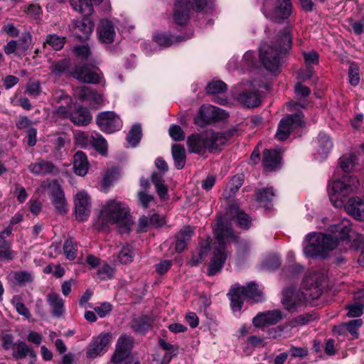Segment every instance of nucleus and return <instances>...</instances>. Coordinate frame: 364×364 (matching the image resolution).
<instances>
[{
	"label": "nucleus",
	"instance_id": "24",
	"mask_svg": "<svg viewBox=\"0 0 364 364\" xmlns=\"http://www.w3.org/2000/svg\"><path fill=\"white\" fill-rule=\"evenodd\" d=\"M333 141L330 137L326 134H319L316 141L314 154L317 156L318 159H323L330 153L333 148Z\"/></svg>",
	"mask_w": 364,
	"mask_h": 364
},
{
	"label": "nucleus",
	"instance_id": "49",
	"mask_svg": "<svg viewBox=\"0 0 364 364\" xmlns=\"http://www.w3.org/2000/svg\"><path fill=\"white\" fill-rule=\"evenodd\" d=\"M44 44L50 46L55 50H60L64 46V38L55 34L48 35Z\"/></svg>",
	"mask_w": 364,
	"mask_h": 364
},
{
	"label": "nucleus",
	"instance_id": "4",
	"mask_svg": "<svg viewBox=\"0 0 364 364\" xmlns=\"http://www.w3.org/2000/svg\"><path fill=\"white\" fill-rule=\"evenodd\" d=\"M214 235L215 237V247L213 257L209 264L208 273L213 276L220 271L227 258L225 246L235 240L237 236L230 225L219 220L214 227Z\"/></svg>",
	"mask_w": 364,
	"mask_h": 364
},
{
	"label": "nucleus",
	"instance_id": "19",
	"mask_svg": "<svg viewBox=\"0 0 364 364\" xmlns=\"http://www.w3.org/2000/svg\"><path fill=\"white\" fill-rule=\"evenodd\" d=\"M282 318L283 314L280 311H267L257 314L252 319V323L255 327H264L275 325Z\"/></svg>",
	"mask_w": 364,
	"mask_h": 364
},
{
	"label": "nucleus",
	"instance_id": "27",
	"mask_svg": "<svg viewBox=\"0 0 364 364\" xmlns=\"http://www.w3.org/2000/svg\"><path fill=\"white\" fill-rule=\"evenodd\" d=\"M263 166L267 171H274L280 164L279 153L276 150L267 149L263 152Z\"/></svg>",
	"mask_w": 364,
	"mask_h": 364
},
{
	"label": "nucleus",
	"instance_id": "10",
	"mask_svg": "<svg viewBox=\"0 0 364 364\" xmlns=\"http://www.w3.org/2000/svg\"><path fill=\"white\" fill-rule=\"evenodd\" d=\"M208 0H179L176 1L173 19L178 25H183L189 19L190 10L202 11L207 5Z\"/></svg>",
	"mask_w": 364,
	"mask_h": 364
},
{
	"label": "nucleus",
	"instance_id": "25",
	"mask_svg": "<svg viewBox=\"0 0 364 364\" xmlns=\"http://www.w3.org/2000/svg\"><path fill=\"white\" fill-rule=\"evenodd\" d=\"M303 285L306 290H312L313 292L309 294L303 293L302 297H306L307 296L317 297L321 293L320 288L321 286V277L317 273H313L307 276L304 280Z\"/></svg>",
	"mask_w": 364,
	"mask_h": 364
},
{
	"label": "nucleus",
	"instance_id": "56",
	"mask_svg": "<svg viewBox=\"0 0 364 364\" xmlns=\"http://www.w3.org/2000/svg\"><path fill=\"white\" fill-rule=\"evenodd\" d=\"M315 318H316V317L314 316V315H312V314H301V315H299L297 317H296L292 321L291 325L294 327L296 326L297 325H301V326L306 325L310 321H314Z\"/></svg>",
	"mask_w": 364,
	"mask_h": 364
},
{
	"label": "nucleus",
	"instance_id": "31",
	"mask_svg": "<svg viewBox=\"0 0 364 364\" xmlns=\"http://www.w3.org/2000/svg\"><path fill=\"white\" fill-rule=\"evenodd\" d=\"M193 230L190 226L184 227L181 230L176 237V242L175 245L176 252H181L186 249L188 242L190 241L193 236Z\"/></svg>",
	"mask_w": 364,
	"mask_h": 364
},
{
	"label": "nucleus",
	"instance_id": "51",
	"mask_svg": "<svg viewBox=\"0 0 364 364\" xmlns=\"http://www.w3.org/2000/svg\"><path fill=\"white\" fill-rule=\"evenodd\" d=\"M349 82L353 86H356L360 82L359 68L355 63H351L348 68Z\"/></svg>",
	"mask_w": 364,
	"mask_h": 364
},
{
	"label": "nucleus",
	"instance_id": "8",
	"mask_svg": "<svg viewBox=\"0 0 364 364\" xmlns=\"http://www.w3.org/2000/svg\"><path fill=\"white\" fill-rule=\"evenodd\" d=\"M262 12L264 16L274 22L287 19L291 14V0H262Z\"/></svg>",
	"mask_w": 364,
	"mask_h": 364
},
{
	"label": "nucleus",
	"instance_id": "38",
	"mask_svg": "<svg viewBox=\"0 0 364 364\" xmlns=\"http://www.w3.org/2000/svg\"><path fill=\"white\" fill-rule=\"evenodd\" d=\"M77 252V244L73 238H68L63 245V252L69 260H74Z\"/></svg>",
	"mask_w": 364,
	"mask_h": 364
},
{
	"label": "nucleus",
	"instance_id": "14",
	"mask_svg": "<svg viewBox=\"0 0 364 364\" xmlns=\"http://www.w3.org/2000/svg\"><path fill=\"white\" fill-rule=\"evenodd\" d=\"M302 118L301 112L289 114L283 118L279 124L276 137L281 141L286 140L292 130L302 125Z\"/></svg>",
	"mask_w": 364,
	"mask_h": 364
},
{
	"label": "nucleus",
	"instance_id": "30",
	"mask_svg": "<svg viewBox=\"0 0 364 364\" xmlns=\"http://www.w3.org/2000/svg\"><path fill=\"white\" fill-rule=\"evenodd\" d=\"M70 119L76 125L86 126L91 122L92 115L86 108L80 107L70 114Z\"/></svg>",
	"mask_w": 364,
	"mask_h": 364
},
{
	"label": "nucleus",
	"instance_id": "58",
	"mask_svg": "<svg viewBox=\"0 0 364 364\" xmlns=\"http://www.w3.org/2000/svg\"><path fill=\"white\" fill-rule=\"evenodd\" d=\"M71 109V105H65L61 104L58 106V107L55 111V116L60 117V118H70V111Z\"/></svg>",
	"mask_w": 364,
	"mask_h": 364
},
{
	"label": "nucleus",
	"instance_id": "12",
	"mask_svg": "<svg viewBox=\"0 0 364 364\" xmlns=\"http://www.w3.org/2000/svg\"><path fill=\"white\" fill-rule=\"evenodd\" d=\"M228 116V113L219 107L212 105H203L199 109L197 116L194 118V122L200 127H203L211 121L225 119Z\"/></svg>",
	"mask_w": 364,
	"mask_h": 364
},
{
	"label": "nucleus",
	"instance_id": "29",
	"mask_svg": "<svg viewBox=\"0 0 364 364\" xmlns=\"http://www.w3.org/2000/svg\"><path fill=\"white\" fill-rule=\"evenodd\" d=\"M237 101L245 107H255L261 104V98L257 92H242L237 97Z\"/></svg>",
	"mask_w": 364,
	"mask_h": 364
},
{
	"label": "nucleus",
	"instance_id": "18",
	"mask_svg": "<svg viewBox=\"0 0 364 364\" xmlns=\"http://www.w3.org/2000/svg\"><path fill=\"white\" fill-rule=\"evenodd\" d=\"M72 75L80 82L85 83L97 84L100 82V74L92 71L85 64L76 65L72 71Z\"/></svg>",
	"mask_w": 364,
	"mask_h": 364
},
{
	"label": "nucleus",
	"instance_id": "17",
	"mask_svg": "<svg viewBox=\"0 0 364 364\" xmlns=\"http://www.w3.org/2000/svg\"><path fill=\"white\" fill-rule=\"evenodd\" d=\"M112 340V334L109 333H102L98 336L94 337L87 349V357L95 358L106 350V347Z\"/></svg>",
	"mask_w": 364,
	"mask_h": 364
},
{
	"label": "nucleus",
	"instance_id": "50",
	"mask_svg": "<svg viewBox=\"0 0 364 364\" xmlns=\"http://www.w3.org/2000/svg\"><path fill=\"white\" fill-rule=\"evenodd\" d=\"M159 343L164 350L168 352V353L166 355L165 359H166V363H169L171 358L177 354L178 348L163 339H160Z\"/></svg>",
	"mask_w": 364,
	"mask_h": 364
},
{
	"label": "nucleus",
	"instance_id": "47",
	"mask_svg": "<svg viewBox=\"0 0 364 364\" xmlns=\"http://www.w3.org/2000/svg\"><path fill=\"white\" fill-rule=\"evenodd\" d=\"M114 269L107 263L102 264L97 271V278L101 280L111 279L114 274Z\"/></svg>",
	"mask_w": 364,
	"mask_h": 364
},
{
	"label": "nucleus",
	"instance_id": "28",
	"mask_svg": "<svg viewBox=\"0 0 364 364\" xmlns=\"http://www.w3.org/2000/svg\"><path fill=\"white\" fill-rule=\"evenodd\" d=\"M73 168L75 173L80 176L87 174L89 168V164L87 156L82 151H77L73 158Z\"/></svg>",
	"mask_w": 364,
	"mask_h": 364
},
{
	"label": "nucleus",
	"instance_id": "16",
	"mask_svg": "<svg viewBox=\"0 0 364 364\" xmlns=\"http://www.w3.org/2000/svg\"><path fill=\"white\" fill-rule=\"evenodd\" d=\"M75 217L78 221L87 220L91 212V203L88 194L85 191L77 193L74 199Z\"/></svg>",
	"mask_w": 364,
	"mask_h": 364
},
{
	"label": "nucleus",
	"instance_id": "46",
	"mask_svg": "<svg viewBox=\"0 0 364 364\" xmlns=\"http://www.w3.org/2000/svg\"><path fill=\"white\" fill-rule=\"evenodd\" d=\"M13 277L16 284L23 286L33 281V277L31 273L26 271H17L13 273Z\"/></svg>",
	"mask_w": 364,
	"mask_h": 364
},
{
	"label": "nucleus",
	"instance_id": "36",
	"mask_svg": "<svg viewBox=\"0 0 364 364\" xmlns=\"http://www.w3.org/2000/svg\"><path fill=\"white\" fill-rule=\"evenodd\" d=\"M301 303V296L291 294V296L288 295L286 292L284 297L282 299V304L285 308L289 311L294 312L300 306Z\"/></svg>",
	"mask_w": 364,
	"mask_h": 364
},
{
	"label": "nucleus",
	"instance_id": "21",
	"mask_svg": "<svg viewBox=\"0 0 364 364\" xmlns=\"http://www.w3.org/2000/svg\"><path fill=\"white\" fill-rule=\"evenodd\" d=\"M97 33L100 42L106 44L112 43L116 36L113 23L108 19H102L97 28Z\"/></svg>",
	"mask_w": 364,
	"mask_h": 364
},
{
	"label": "nucleus",
	"instance_id": "34",
	"mask_svg": "<svg viewBox=\"0 0 364 364\" xmlns=\"http://www.w3.org/2000/svg\"><path fill=\"white\" fill-rule=\"evenodd\" d=\"M12 355L16 360L23 359L27 355L35 357L34 351L24 341H18L15 343Z\"/></svg>",
	"mask_w": 364,
	"mask_h": 364
},
{
	"label": "nucleus",
	"instance_id": "59",
	"mask_svg": "<svg viewBox=\"0 0 364 364\" xmlns=\"http://www.w3.org/2000/svg\"><path fill=\"white\" fill-rule=\"evenodd\" d=\"M11 227H7L4 230L0 232V249L1 247L11 246V242L6 240V237H9L11 235Z\"/></svg>",
	"mask_w": 364,
	"mask_h": 364
},
{
	"label": "nucleus",
	"instance_id": "2",
	"mask_svg": "<svg viewBox=\"0 0 364 364\" xmlns=\"http://www.w3.org/2000/svg\"><path fill=\"white\" fill-rule=\"evenodd\" d=\"M350 222L345 218L341 223L331 227L332 235L309 234L304 242V253L306 257H324L328 250L338 246L339 240H346L350 232Z\"/></svg>",
	"mask_w": 364,
	"mask_h": 364
},
{
	"label": "nucleus",
	"instance_id": "44",
	"mask_svg": "<svg viewBox=\"0 0 364 364\" xmlns=\"http://www.w3.org/2000/svg\"><path fill=\"white\" fill-rule=\"evenodd\" d=\"M133 257V247L129 245L124 246L118 255L119 262L124 264L132 262Z\"/></svg>",
	"mask_w": 364,
	"mask_h": 364
},
{
	"label": "nucleus",
	"instance_id": "64",
	"mask_svg": "<svg viewBox=\"0 0 364 364\" xmlns=\"http://www.w3.org/2000/svg\"><path fill=\"white\" fill-rule=\"evenodd\" d=\"M290 353L291 356L294 358H304L308 355L309 350L308 348L305 347H296L291 346L290 348Z\"/></svg>",
	"mask_w": 364,
	"mask_h": 364
},
{
	"label": "nucleus",
	"instance_id": "39",
	"mask_svg": "<svg viewBox=\"0 0 364 364\" xmlns=\"http://www.w3.org/2000/svg\"><path fill=\"white\" fill-rule=\"evenodd\" d=\"M90 144L95 149L105 155L107 152V144L106 140L98 133L91 135Z\"/></svg>",
	"mask_w": 364,
	"mask_h": 364
},
{
	"label": "nucleus",
	"instance_id": "23",
	"mask_svg": "<svg viewBox=\"0 0 364 364\" xmlns=\"http://www.w3.org/2000/svg\"><path fill=\"white\" fill-rule=\"evenodd\" d=\"M230 215L237 220V225L244 230H247L250 228L252 220L250 217L244 211L241 210L239 208L237 203L234 202L228 205V210Z\"/></svg>",
	"mask_w": 364,
	"mask_h": 364
},
{
	"label": "nucleus",
	"instance_id": "26",
	"mask_svg": "<svg viewBox=\"0 0 364 364\" xmlns=\"http://www.w3.org/2000/svg\"><path fill=\"white\" fill-rule=\"evenodd\" d=\"M47 301L51 307L53 317L60 318L65 312L64 301L55 292H50L47 295Z\"/></svg>",
	"mask_w": 364,
	"mask_h": 364
},
{
	"label": "nucleus",
	"instance_id": "48",
	"mask_svg": "<svg viewBox=\"0 0 364 364\" xmlns=\"http://www.w3.org/2000/svg\"><path fill=\"white\" fill-rule=\"evenodd\" d=\"M363 325V321L361 318L351 320L349 322L343 325L354 338H358V328Z\"/></svg>",
	"mask_w": 364,
	"mask_h": 364
},
{
	"label": "nucleus",
	"instance_id": "3",
	"mask_svg": "<svg viewBox=\"0 0 364 364\" xmlns=\"http://www.w3.org/2000/svg\"><path fill=\"white\" fill-rule=\"evenodd\" d=\"M99 220L102 225H116L120 233L129 232L133 223L127 205L117 199H109L102 205Z\"/></svg>",
	"mask_w": 364,
	"mask_h": 364
},
{
	"label": "nucleus",
	"instance_id": "13",
	"mask_svg": "<svg viewBox=\"0 0 364 364\" xmlns=\"http://www.w3.org/2000/svg\"><path fill=\"white\" fill-rule=\"evenodd\" d=\"M248 289L235 285L231 288L229 292L231 308L234 313H240L242 306L243 299H247L252 302H259V293L256 294H249Z\"/></svg>",
	"mask_w": 364,
	"mask_h": 364
},
{
	"label": "nucleus",
	"instance_id": "61",
	"mask_svg": "<svg viewBox=\"0 0 364 364\" xmlns=\"http://www.w3.org/2000/svg\"><path fill=\"white\" fill-rule=\"evenodd\" d=\"M242 63L248 68H253L256 64V58L253 52L247 51L242 58Z\"/></svg>",
	"mask_w": 364,
	"mask_h": 364
},
{
	"label": "nucleus",
	"instance_id": "33",
	"mask_svg": "<svg viewBox=\"0 0 364 364\" xmlns=\"http://www.w3.org/2000/svg\"><path fill=\"white\" fill-rule=\"evenodd\" d=\"M171 154L174 164L177 169H182L186 164V151L183 146L173 144L171 147Z\"/></svg>",
	"mask_w": 364,
	"mask_h": 364
},
{
	"label": "nucleus",
	"instance_id": "11",
	"mask_svg": "<svg viewBox=\"0 0 364 364\" xmlns=\"http://www.w3.org/2000/svg\"><path fill=\"white\" fill-rule=\"evenodd\" d=\"M132 348V337L122 334L117 341L115 352L111 359L112 361L117 363L125 360L124 364H139L134 357L129 356Z\"/></svg>",
	"mask_w": 364,
	"mask_h": 364
},
{
	"label": "nucleus",
	"instance_id": "45",
	"mask_svg": "<svg viewBox=\"0 0 364 364\" xmlns=\"http://www.w3.org/2000/svg\"><path fill=\"white\" fill-rule=\"evenodd\" d=\"M69 61L66 59L53 63L50 67V73L56 76H61L69 68Z\"/></svg>",
	"mask_w": 364,
	"mask_h": 364
},
{
	"label": "nucleus",
	"instance_id": "6",
	"mask_svg": "<svg viewBox=\"0 0 364 364\" xmlns=\"http://www.w3.org/2000/svg\"><path fill=\"white\" fill-rule=\"evenodd\" d=\"M102 0H70L73 9L84 16L82 19L75 20L72 23L71 30L73 35L80 40H85L92 32L94 23L89 16L93 11L92 4L100 3Z\"/></svg>",
	"mask_w": 364,
	"mask_h": 364
},
{
	"label": "nucleus",
	"instance_id": "37",
	"mask_svg": "<svg viewBox=\"0 0 364 364\" xmlns=\"http://www.w3.org/2000/svg\"><path fill=\"white\" fill-rule=\"evenodd\" d=\"M11 302L12 305L15 307V309L18 314L24 316L28 319H29L31 317L30 311L23 304L21 296L14 295L12 297Z\"/></svg>",
	"mask_w": 364,
	"mask_h": 364
},
{
	"label": "nucleus",
	"instance_id": "22",
	"mask_svg": "<svg viewBox=\"0 0 364 364\" xmlns=\"http://www.w3.org/2000/svg\"><path fill=\"white\" fill-rule=\"evenodd\" d=\"M28 170L33 174L41 176L58 173V168L51 161L44 159H38L34 163L31 164Z\"/></svg>",
	"mask_w": 364,
	"mask_h": 364
},
{
	"label": "nucleus",
	"instance_id": "1",
	"mask_svg": "<svg viewBox=\"0 0 364 364\" xmlns=\"http://www.w3.org/2000/svg\"><path fill=\"white\" fill-rule=\"evenodd\" d=\"M360 182L354 176H344L341 179H336L328 184V196L330 200L336 208L344 206L346 212L355 220H364V196H354L344 202L348 195L356 192Z\"/></svg>",
	"mask_w": 364,
	"mask_h": 364
},
{
	"label": "nucleus",
	"instance_id": "20",
	"mask_svg": "<svg viewBox=\"0 0 364 364\" xmlns=\"http://www.w3.org/2000/svg\"><path fill=\"white\" fill-rule=\"evenodd\" d=\"M74 96L81 102H87L92 105H100L103 102L102 94L88 86H80L74 90Z\"/></svg>",
	"mask_w": 364,
	"mask_h": 364
},
{
	"label": "nucleus",
	"instance_id": "57",
	"mask_svg": "<svg viewBox=\"0 0 364 364\" xmlns=\"http://www.w3.org/2000/svg\"><path fill=\"white\" fill-rule=\"evenodd\" d=\"M26 92L31 97H36L41 92V84L38 82H31L28 83Z\"/></svg>",
	"mask_w": 364,
	"mask_h": 364
},
{
	"label": "nucleus",
	"instance_id": "15",
	"mask_svg": "<svg viewBox=\"0 0 364 364\" xmlns=\"http://www.w3.org/2000/svg\"><path fill=\"white\" fill-rule=\"evenodd\" d=\"M96 121L102 131L109 134L119 130L122 127V120L113 112H100Z\"/></svg>",
	"mask_w": 364,
	"mask_h": 364
},
{
	"label": "nucleus",
	"instance_id": "54",
	"mask_svg": "<svg viewBox=\"0 0 364 364\" xmlns=\"http://www.w3.org/2000/svg\"><path fill=\"white\" fill-rule=\"evenodd\" d=\"M364 305L361 304H354L347 306L348 312L347 316L350 318L359 317L363 314Z\"/></svg>",
	"mask_w": 364,
	"mask_h": 364
},
{
	"label": "nucleus",
	"instance_id": "41",
	"mask_svg": "<svg viewBox=\"0 0 364 364\" xmlns=\"http://www.w3.org/2000/svg\"><path fill=\"white\" fill-rule=\"evenodd\" d=\"M226 90V84L221 80L213 81L206 86L207 92L213 95L223 94Z\"/></svg>",
	"mask_w": 364,
	"mask_h": 364
},
{
	"label": "nucleus",
	"instance_id": "32",
	"mask_svg": "<svg viewBox=\"0 0 364 364\" xmlns=\"http://www.w3.org/2000/svg\"><path fill=\"white\" fill-rule=\"evenodd\" d=\"M358 165V159L354 154H344L339 159L340 168L346 173L356 170Z\"/></svg>",
	"mask_w": 364,
	"mask_h": 364
},
{
	"label": "nucleus",
	"instance_id": "62",
	"mask_svg": "<svg viewBox=\"0 0 364 364\" xmlns=\"http://www.w3.org/2000/svg\"><path fill=\"white\" fill-rule=\"evenodd\" d=\"M75 54L82 59L87 58L91 52L87 46H77L73 49Z\"/></svg>",
	"mask_w": 364,
	"mask_h": 364
},
{
	"label": "nucleus",
	"instance_id": "43",
	"mask_svg": "<svg viewBox=\"0 0 364 364\" xmlns=\"http://www.w3.org/2000/svg\"><path fill=\"white\" fill-rule=\"evenodd\" d=\"M132 329L139 333L144 334L151 328V322L145 318L135 319L132 323Z\"/></svg>",
	"mask_w": 364,
	"mask_h": 364
},
{
	"label": "nucleus",
	"instance_id": "55",
	"mask_svg": "<svg viewBox=\"0 0 364 364\" xmlns=\"http://www.w3.org/2000/svg\"><path fill=\"white\" fill-rule=\"evenodd\" d=\"M138 200L144 208H147L149 204L154 202V198L152 195L148 194L144 191H141L138 192Z\"/></svg>",
	"mask_w": 364,
	"mask_h": 364
},
{
	"label": "nucleus",
	"instance_id": "9",
	"mask_svg": "<svg viewBox=\"0 0 364 364\" xmlns=\"http://www.w3.org/2000/svg\"><path fill=\"white\" fill-rule=\"evenodd\" d=\"M41 187L48 191L51 204L53 205L55 211L60 215H65L68 213L69 208L65 196V193L57 180L43 181Z\"/></svg>",
	"mask_w": 364,
	"mask_h": 364
},
{
	"label": "nucleus",
	"instance_id": "53",
	"mask_svg": "<svg viewBox=\"0 0 364 364\" xmlns=\"http://www.w3.org/2000/svg\"><path fill=\"white\" fill-rule=\"evenodd\" d=\"M53 102L58 104L71 105L72 99L63 90H56L53 94Z\"/></svg>",
	"mask_w": 364,
	"mask_h": 364
},
{
	"label": "nucleus",
	"instance_id": "42",
	"mask_svg": "<svg viewBox=\"0 0 364 364\" xmlns=\"http://www.w3.org/2000/svg\"><path fill=\"white\" fill-rule=\"evenodd\" d=\"M141 128L139 124H134L127 136V141L132 146H135L141 140Z\"/></svg>",
	"mask_w": 364,
	"mask_h": 364
},
{
	"label": "nucleus",
	"instance_id": "35",
	"mask_svg": "<svg viewBox=\"0 0 364 364\" xmlns=\"http://www.w3.org/2000/svg\"><path fill=\"white\" fill-rule=\"evenodd\" d=\"M181 36H173L169 33H161L154 36V41L161 46L168 47L182 41Z\"/></svg>",
	"mask_w": 364,
	"mask_h": 364
},
{
	"label": "nucleus",
	"instance_id": "63",
	"mask_svg": "<svg viewBox=\"0 0 364 364\" xmlns=\"http://www.w3.org/2000/svg\"><path fill=\"white\" fill-rule=\"evenodd\" d=\"M15 252L11 249V246L1 247L0 249V259L4 261H9L14 258Z\"/></svg>",
	"mask_w": 364,
	"mask_h": 364
},
{
	"label": "nucleus",
	"instance_id": "5",
	"mask_svg": "<svg viewBox=\"0 0 364 364\" xmlns=\"http://www.w3.org/2000/svg\"><path fill=\"white\" fill-rule=\"evenodd\" d=\"M227 141L224 134L207 131L190 135L187 139V146L190 152L203 155L206 151L214 152L220 150Z\"/></svg>",
	"mask_w": 364,
	"mask_h": 364
},
{
	"label": "nucleus",
	"instance_id": "7",
	"mask_svg": "<svg viewBox=\"0 0 364 364\" xmlns=\"http://www.w3.org/2000/svg\"><path fill=\"white\" fill-rule=\"evenodd\" d=\"M291 37L286 32L282 38V44L279 48H273L267 43L262 44L259 48V57L264 67L269 71L277 73L279 70L282 55L290 48Z\"/></svg>",
	"mask_w": 364,
	"mask_h": 364
},
{
	"label": "nucleus",
	"instance_id": "52",
	"mask_svg": "<svg viewBox=\"0 0 364 364\" xmlns=\"http://www.w3.org/2000/svg\"><path fill=\"white\" fill-rule=\"evenodd\" d=\"M168 133L171 139L176 141H183L185 139V133L179 125L170 126Z\"/></svg>",
	"mask_w": 364,
	"mask_h": 364
},
{
	"label": "nucleus",
	"instance_id": "40",
	"mask_svg": "<svg viewBox=\"0 0 364 364\" xmlns=\"http://www.w3.org/2000/svg\"><path fill=\"white\" fill-rule=\"evenodd\" d=\"M274 193L272 188H262L256 192V199L260 205L267 206L272 200Z\"/></svg>",
	"mask_w": 364,
	"mask_h": 364
},
{
	"label": "nucleus",
	"instance_id": "60",
	"mask_svg": "<svg viewBox=\"0 0 364 364\" xmlns=\"http://www.w3.org/2000/svg\"><path fill=\"white\" fill-rule=\"evenodd\" d=\"M112 309V305L108 302H104L100 306L95 307V311L101 318H104L111 312Z\"/></svg>",
	"mask_w": 364,
	"mask_h": 364
}]
</instances>
